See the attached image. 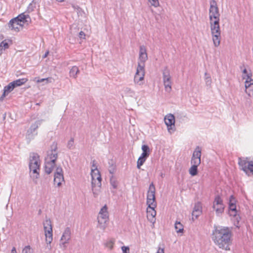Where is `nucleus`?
<instances>
[{
	"label": "nucleus",
	"instance_id": "obj_1",
	"mask_svg": "<svg viewBox=\"0 0 253 253\" xmlns=\"http://www.w3.org/2000/svg\"><path fill=\"white\" fill-rule=\"evenodd\" d=\"M220 14L216 2L210 1L209 19L212 40L214 46L218 47L220 43L221 31L219 26Z\"/></svg>",
	"mask_w": 253,
	"mask_h": 253
},
{
	"label": "nucleus",
	"instance_id": "obj_2",
	"mask_svg": "<svg viewBox=\"0 0 253 253\" xmlns=\"http://www.w3.org/2000/svg\"><path fill=\"white\" fill-rule=\"evenodd\" d=\"M232 231L228 227L214 226L211 238L219 249L230 251V246L232 244Z\"/></svg>",
	"mask_w": 253,
	"mask_h": 253
},
{
	"label": "nucleus",
	"instance_id": "obj_3",
	"mask_svg": "<svg viewBox=\"0 0 253 253\" xmlns=\"http://www.w3.org/2000/svg\"><path fill=\"white\" fill-rule=\"evenodd\" d=\"M31 22V18L28 14L22 13L16 17L10 20L8 23L9 28L15 32H19L25 24Z\"/></svg>",
	"mask_w": 253,
	"mask_h": 253
},
{
	"label": "nucleus",
	"instance_id": "obj_4",
	"mask_svg": "<svg viewBox=\"0 0 253 253\" xmlns=\"http://www.w3.org/2000/svg\"><path fill=\"white\" fill-rule=\"evenodd\" d=\"M56 145L51 146V150L47 152V156L45 158L44 169L47 174H50L55 165V162L58 157Z\"/></svg>",
	"mask_w": 253,
	"mask_h": 253
},
{
	"label": "nucleus",
	"instance_id": "obj_5",
	"mask_svg": "<svg viewBox=\"0 0 253 253\" xmlns=\"http://www.w3.org/2000/svg\"><path fill=\"white\" fill-rule=\"evenodd\" d=\"M41 161L39 155L35 153H31L30 155L29 167L30 176L33 179H37L39 176Z\"/></svg>",
	"mask_w": 253,
	"mask_h": 253
},
{
	"label": "nucleus",
	"instance_id": "obj_6",
	"mask_svg": "<svg viewBox=\"0 0 253 253\" xmlns=\"http://www.w3.org/2000/svg\"><path fill=\"white\" fill-rule=\"evenodd\" d=\"M43 226L47 247L50 250L51 248L50 246L48 247V245H50L53 240V231L51 221L50 219H46L43 222Z\"/></svg>",
	"mask_w": 253,
	"mask_h": 253
},
{
	"label": "nucleus",
	"instance_id": "obj_7",
	"mask_svg": "<svg viewBox=\"0 0 253 253\" xmlns=\"http://www.w3.org/2000/svg\"><path fill=\"white\" fill-rule=\"evenodd\" d=\"M98 227L104 230L106 228V223L109 219V214L107 211L106 205L103 207L98 214Z\"/></svg>",
	"mask_w": 253,
	"mask_h": 253
},
{
	"label": "nucleus",
	"instance_id": "obj_8",
	"mask_svg": "<svg viewBox=\"0 0 253 253\" xmlns=\"http://www.w3.org/2000/svg\"><path fill=\"white\" fill-rule=\"evenodd\" d=\"M147 205L148 207L156 208L157 203L155 199V187L153 183H151L149 187L147 195Z\"/></svg>",
	"mask_w": 253,
	"mask_h": 253
},
{
	"label": "nucleus",
	"instance_id": "obj_9",
	"mask_svg": "<svg viewBox=\"0 0 253 253\" xmlns=\"http://www.w3.org/2000/svg\"><path fill=\"white\" fill-rule=\"evenodd\" d=\"M212 208L215 211L217 216H220L224 211L225 206L222 199L219 195H216L214 199Z\"/></svg>",
	"mask_w": 253,
	"mask_h": 253
},
{
	"label": "nucleus",
	"instance_id": "obj_10",
	"mask_svg": "<svg viewBox=\"0 0 253 253\" xmlns=\"http://www.w3.org/2000/svg\"><path fill=\"white\" fill-rule=\"evenodd\" d=\"M145 73V67L143 65H137L134 77V83L139 85L143 84Z\"/></svg>",
	"mask_w": 253,
	"mask_h": 253
},
{
	"label": "nucleus",
	"instance_id": "obj_11",
	"mask_svg": "<svg viewBox=\"0 0 253 253\" xmlns=\"http://www.w3.org/2000/svg\"><path fill=\"white\" fill-rule=\"evenodd\" d=\"M71 237V230L69 227H67L64 230L60 239L59 245L61 248L63 249H66L67 244L69 243Z\"/></svg>",
	"mask_w": 253,
	"mask_h": 253
},
{
	"label": "nucleus",
	"instance_id": "obj_12",
	"mask_svg": "<svg viewBox=\"0 0 253 253\" xmlns=\"http://www.w3.org/2000/svg\"><path fill=\"white\" fill-rule=\"evenodd\" d=\"M163 82L166 91L169 92L171 90V77L169 71L165 69L163 73Z\"/></svg>",
	"mask_w": 253,
	"mask_h": 253
},
{
	"label": "nucleus",
	"instance_id": "obj_13",
	"mask_svg": "<svg viewBox=\"0 0 253 253\" xmlns=\"http://www.w3.org/2000/svg\"><path fill=\"white\" fill-rule=\"evenodd\" d=\"M42 122V120H38L31 125L27 132V137L29 139H33L34 137L38 134L37 129L41 126Z\"/></svg>",
	"mask_w": 253,
	"mask_h": 253
},
{
	"label": "nucleus",
	"instance_id": "obj_14",
	"mask_svg": "<svg viewBox=\"0 0 253 253\" xmlns=\"http://www.w3.org/2000/svg\"><path fill=\"white\" fill-rule=\"evenodd\" d=\"M201 148L199 146H197L193 152L191 160V165L199 166L201 163Z\"/></svg>",
	"mask_w": 253,
	"mask_h": 253
},
{
	"label": "nucleus",
	"instance_id": "obj_15",
	"mask_svg": "<svg viewBox=\"0 0 253 253\" xmlns=\"http://www.w3.org/2000/svg\"><path fill=\"white\" fill-rule=\"evenodd\" d=\"M165 123L167 126L168 130L169 133L174 131L175 117L173 115L169 114L166 115L164 119Z\"/></svg>",
	"mask_w": 253,
	"mask_h": 253
},
{
	"label": "nucleus",
	"instance_id": "obj_16",
	"mask_svg": "<svg viewBox=\"0 0 253 253\" xmlns=\"http://www.w3.org/2000/svg\"><path fill=\"white\" fill-rule=\"evenodd\" d=\"M148 59V55L146 47L142 45L139 47V57L138 64L140 65H143L145 67V63Z\"/></svg>",
	"mask_w": 253,
	"mask_h": 253
},
{
	"label": "nucleus",
	"instance_id": "obj_17",
	"mask_svg": "<svg viewBox=\"0 0 253 253\" xmlns=\"http://www.w3.org/2000/svg\"><path fill=\"white\" fill-rule=\"evenodd\" d=\"M63 181H64L63 169L61 167H58L56 168L54 174V183L57 186H60Z\"/></svg>",
	"mask_w": 253,
	"mask_h": 253
},
{
	"label": "nucleus",
	"instance_id": "obj_18",
	"mask_svg": "<svg viewBox=\"0 0 253 253\" xmlns=\"http://www.w3.org/2000/svg\"><path fill=\"white\" fill-rule=\"evenodd\" d=\"M156 208L148 207L147 208V217L148 219L152 223L155 222V216L156 215V211L155 210Z\"/></svg>",
	"mask_w": 253,
	"mask_h": 253
},
{
	"label": "nucleus",
	"instance_id": "obj_19",
	"mask_svg": "<svg viewBox=\"0 0 253 253\" xmlns=\"http://www.w3.org/2000/svg\"><path fill=\"white\" fill-rule=\"evenodd\" d=\"M202 212V204L200 202L196 203L195 204L194 209L192 212V218L194 219V217H195V218H197L201 214Z\"/></svg>",
	"mask_w": 253,
	"mask_h": 253
},
{
	"label": "nucleus",
	"instance_id": "obj_20",
	"mask_svg": "<svg viewBox=\"0 0 253 253\" xmlns=\"http://www.w3.org/2000/svg\"><path fill=\"white\" fill-rule=\"evenodd\" d=\"M245 92L250 97H253V80L245 81Z\"/></svg>",
	"mask_w": 253,
	"mask_h": 253
},
{
	"label": "nucleus",
	"instance_id": "obj_21",
	"mask_svg": "<svg viewBox=\"0 0 253 253\" xmlns=\"http://www.w3.org/2000/svg\"><path fill=\"white\" fill-rule=\"evenodd\" d=\"M101 183L91 184V190L94 197H97L101 193Z\"/></svg>",
	"mask_w": 253,
	"mask_h": 253
},
{
	"label": "nucleus",
	"instance_id": "obj_22",
	"mask_svg": "<svg viewBox=\"0 0 253 253\" xmlns=\"http://www.w3.org/2000/svg\"><path fill=\"white\" fill-rule=\"evenodd\" d=\"M91 184L96 183H101V177L100 172L98 170L91 171Z\"/></svg>",
	"mask_w": 253,
	"mask_h": 253
},
{
	"label": "nucleus",
	"instance_id": "obj_23",
	"mask_svg": "<svg viewBox=\"0 0 253 253\" xmlns=\"http://www.w3.org/2000/svg\"><path fill=\"white\" fill-rule=\"evenodd\" d=\"M242 77L244 80H245V81H247L250 80H253L252 79V73L251 70H248L246 68H244L242 70Z\"/></svg>",
	"mask_w": 253,
	"mask_h": 253
},
{
	"label": "nucleus",
	"instance_id": "obj_24",
	"mask_svg": "<svg viewBox=\"0 0 253 253\" xmlns=\"http://www.w3.org/2000/svg\"><path fill=\"white\" fill-rule=\"evenodd\" d=\"M28 81V79L26 78H22L16 80L11 82L12 85H13L14 88L17 86H20L24 84H25Z\"/></svg>",
	"mask_w": 253,
	"mask_h": 253
},
{
	"label": "nucleus",
	"instance_id": "obj_25",
	"mask_svg": "<svg viewBox=\"0 0 253 253\" xmlns=\"http://www.w3.org/2000/svg\"><path fill=\"white\" fill-rule=\"evenodd\" d=\"M142 153L140 155L143 157L147 158L150 153V150L149 147L147 145H143L141 147Z\"/></svg>",
	"mask_w": 253,
	"mask_h": 253
},
{
	"label": "nucleus",
	"instance_id": "obj_26",
	"mask_svg": "<svg viewBox=\"0 0 253 253\" xmlns=\"http://www.w3.org/2000/svg\"><path fill=\"white\" fill-rule=\"evenodd\" d=\"M79 72L80 71L78 67L76 66H74L72 67L69 72L70 76L76 79Z\"/></svg>",
	"mask_w": 253,
	"mask_h": 253
},
{
	"label": "nucleus",
	"instance_id": "obj_27",
	"mask_svg": "<svg viewBox=\"0 0 253 253\" xmlns=\"http://www.w3.org/2000/svg\"><path fill=\"white\" fill-rule=\"evenodd\" d=\"M11 82L10 83L7 85L5 86L3 88V93L1 97H5L9 92H10L14 88L13 85H11Z\"/></svg>",
	"mask_w": 253,
	"mask_h": 253
},
{
	"label": "nucleus",
	"instance_id": "obj_28",
	"mask_svg": "<svg viewBox=\"0 0 253 253\" xmlns=\"http://www.w3.org/2000/svg\"><path fill=\"white\" fill-rule=\"evenodd\" d=\"M174 228L177 233H183V226L179 221H176L174 224Z\"/></svg>",
	"mask_w": 253,
	"mask_h": 253
},
{
	"label": "nucleus",
	"instance_id": "obj_29",
	"mask_svg": "<svg viewBox=\"0 0 253 253\" xmlns=\"http://www.w3.org/2000/svg\"><path fill=\"white\" fill-rule=\"evenodd\" d=\"M237 213V211L236 210V205H229V214L230 216H235Z\"/></svg>",
	"mask_w": 253,
	"mask_h": 253
},
{
	"label": "nucleus",
	"instance_id": "obj_30",
	"mask_svg": "<svg viewBox=\"0 0 253 253\" xmlns=\"http://www.w3.org/2000/svg\"><path fill=\"white\" fill-rule=\"evenodd\" d=\"M36 79H37V78H35V81H36L37 83H40L43 82L44 83L43 84H47L48 83H51L53 81V79L51 77L41 79H38L37 80H36Z\"/></svg>",
	"mask_w": 253,
	"mask_h": 253
},
{
	"label": "nucleus",
	"instance_id": "obj_31",
	"mask_svg": "<svg viewBox=\"0 0 253 253\" xmlns=\"http://www.w3.org/2000/svg\"><path fill=\"white\" fill-rule=\"evenodd\" d=\"M8 48L9 44L6 42V40H4L1 42L0 43V55H1L3 51L6 49H8Z\"/></svg>",
	"mask_w": 253,
	"mask_h": 253
},
{
	"label": "nucleus",
	"instance_id": "obj_32",
	"mask_svg": "<svg viewBox=\"0 0 253 253\" xmlns=\"http://www.w3.org/2000/svg\"><path fill=\"white\" fill-rule=\"evenodd\" d=\"M198 167L197 166L191 165V167L189 169V173L191 176H194L197 174Z\"/></svg>",
	"mask_w": 253,
	"mask_h": 253
},
{
	"label": "nucleus",
	"instance_id": "obj_33",
	"mask_svg": "<svg viewBox=\"0 0 253 253\" xmlns=\"http://www.w3.org/2000/svg\"><path fill=\"white\" fill-rule=\"evenodd\" d=\"M204 79H205L206 85L208 86H211V83H212V81H211V79L210 75L209 74L207 73V72H206L205 73Z\"/></svg>",
	"mask_w": 253,
	"mask_h": 253
},
{
	"label": "nucleus",
	"instance_id": "obj_34",
	"mask_svg": "<svg viewBox=\"0 0 253 253\" xmlns=\"http://www.w3.org/2000/svg\"><path fill=\"white\" fill-rule=\"evenodd\" d=\"M146 159L147 158H145L142 156H140L137 162V168L140 169L141 166H142L144 164Z\"/></svg>",
	"mask_w": 253,
	"mask_h": 253
},
{
	"label": "nucleus",
	"instance_id": "obj_35",
	"mask_svg": "<svg viewBox=\"0 0 253 253\" xmlns=\"http://www.w3.org/2000/svg\"><path fill=\"white\" fill-rule=\"evenodd\" d=\"M115 243L114 239H110L106 241L105 246L110 250H112Z\"/></svg>",
	"mask_w": 253,
	"mask_h": 253
},
{
	"label": "nucleus",
	"instance_id": "obj_36",
	"mask_svg": "<svg viewBox=\"0 0 253 253\" xmlns=\"http://www.w3.org/2000/svg\"><path fill=\"white\" fill-rule=\"evenodd\" d=\"M149 3L154 7H158L160 5L159 0H147Z\"/></svg>",
	"mask_w": 253,
	"mask_h": 253
},
{
	"label": "nucleus",
	"instance_id": "obj_37",
	"mask_svg": "<svg viewBox=\"0 0 253 253\" xmlns=\"http://www.w3.org/2000/svg\"><path fill=\"white\" fill-rule=\"evenodd\" d=\"M36 2L35 0H33L28 7V10L29 11H32L36 8Z\"/></svg>",
	"mask_w": 253,
	"mask_h": 253
},
{
	"label": "nucleus",
	"instance_id": "obj_38",
	"mask_svg": "<svg viewBox=\"0 0 253 253\" xmlns=\"http://www.w3.org/2000/svg\"><path fill=\"white\" fill-rule=\"evenodd\" d=\"M22 253H33V250L30 246H26L23 249Z\"/></svg>",
	"mask_w": 253,
	"mask_h": 253
},
{
	"label": "nucleus",
	"instance_id": "obj_39",
	"mask_svg": "<svg viewBox=\"0 0 253 253\" xmlns=\"http://www.w3.org/2000/svg\"><path fill=\"white\" fill-rule=\"evenodd\" d=\"M110 184L113 188L116 189L118 186V182L114 177L110 178Z\"/></svg>",
	"mask_w": 253,
	"mask_h": 253
},
{
	"label": "nucleus",
	"instance_id": "obj_40",
	"mask_svg": "<svg viewBox=\"0 0 253 253\" xmlns=\"http://www.w3.org/2000/svg\"><path fill=\"white\" fill-rule=\"evenodd\" d=\"M91 171L98 170V169H97V166L96 165V163L95 160L92 161L91 162Z\"/></svg>",
	"mask_w": 253,
	"mask_h": 253
},
{
	"label": "nucleus",
	"instance_id": "obj_41",
	"mask_svg": "<svg viewBox=\"0 0 253 253\" xmlns=\"http://www.w3.org/2000/svg\"><path fill=\"white\" fill-rule=\"evenodd\" d=\"M236 205V200L233 195L230 196L229 198V205Z\"/></svg>",
	"mask_w": 253,
	"mask_h": 253
},
{
	"label": "nucleus",
	"instance_id": "obj_42",
	"mask_svg": "<svg viewBox=\"0 0 253 253\" xmlns=\"http://www.w3.org/2000/svg\"><path fill=\"white\" fill-rule=\"evenodd\" d=\"M74 146V139L71 138L68 141L67 144V147L69 149H72Z\"/></svg>",
	"mask_w": 253,
	"mask_h": 253
},
{
	"label": "nucleus",
	"instance_id": "obj_43",
	"mask_svg": "<svg viewBox=\"0 0 253 253\" xmlns=\"http://www.w3.org/2000/svg\"><path fill=\"white\" fill-rule=\"evenodd\" d=\"M123 253H129V248L127 246H123L121 248Z\"/></svg>",
	"mask_w": 253,
	"mask_h": 253
},
{
	"label": "nucleus",
	"instance_id": "obj_44",
	"mask_svg": "<svg viewBox=\"0 0 253 253\" xmlns=\"http://www.w3.org/2000/svg\"><path fill=\"white\" fill-rule=\"evenodd\" d=\"M126 91L127 92V93L129 94L131 96L134 94V91L130 88H126Z\"/></svg>",
	"mask_w": 253,
	"mask_h": 253
},
{
	"label": "nucleus",
	"instance_id": "obj_45",
	"mask_svg": "<svg viewBox=\"0 0 253 253\" xmlns=\"http://www.w3.org/2000/svg\"><path fill=\"white\" fill-rule=\"evenodd\" d=\"M79 36L80 38L84 39L85 35L83 31H81L79 33Z\"/></svg>",
	"mask_w": 253,
	"mask_h": 253
},
{
	"label": "nucleus",
	"instance_id": "obj_46",
	"mask_svg": "<svg viewBox=\"0 0 253 253\" xmlns=\"http://www.w3.org/2000/svg\"><path fill=\"white\" fill-rule=\"evenodd\" d=\"M157 253H164V248L159 247L157 250Z\"/></svg>",
	"mask_w": 253,
	"mask_h": 253
},
{
	"label": "nucleus",
	"instance_id": "obj_47",
	"mask_svg": "<svg viewBox=\"0 0 253 253\" xmlns=\"http://www.w3.org/2000/svg\"><path fill=\"white\" fill-rule=\"evenodd\" d=\"M48 54H49V51H46L45 53H44V54L43 55V57H42L43 58H46L48 56Z\"/></svg>",
	"mask_w": 253,
	"mask_h": 253
},
{
	"label": "nucleus",
	"instance_id": "obj_48",
	"mask_svg": "<svg viewBox=\"0 0 253 253\" xmlns=\"http://www.w3.org/2000/svg\"><path fill=\"white\" fill-rule=\"evenodd\" d=\"M11 253H17L16 248L15 247H13L11 250Z\"/></svg>",
	"mask_w": 253,
	"mask_h": 253
},
{
	"label": "nucleus",
	"instance_id": "obj_49",
	"mask_svg": "<svg viewBox=\"0 0 253 253\" xmlns=\"http://www.w3.org/2000/svg\"><path fill=\"white\" fill-rule=\"evenodd\" d=\"M56 1H58V2H63L64 1V0H56Z\"/></svg>",
	"mask_w": 253,
	"mask_h": 253
},
{
	"label": "nucleus",
	"instance_id": "obj_50",
	"mask_svg": "<svg viewBox=\"0 0 253 253\" xmlns=\"http://www.w3.org/2000/svg\"><path fill=\"white\" fill-rule=\"evenodd\" d=\"M77 9H78V10L79 11H80V10H81V9H80L79 7H78V8H77Z\"/></svg>",
	"mask_w": 253,
	"mask_h": 253
},
{
	"label": "nucleus",
	"instance_id": "obj_51",
	"mask_svg": "<svg viewBox=\"0 0 253 253\" xmlns=\"http://www.w3.org/2000/svg\"><path fill=\"white\" fill-rule=\"evenodd\" d=\"M161 176H162V177H163V174H161Z\"/></svg>",
	"mask_w": 253,
	"mask_h": 253
}]
</instances>
